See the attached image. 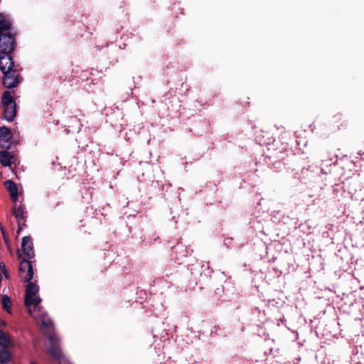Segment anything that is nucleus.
Listing matches in <instances>:
<instances>
[{
  "instance_id": "nucleus-1",
  "label": "nucleus",
  "mask_w": 364,
  "mask_h": 364,
  "mask_svg": "<svg viewBox=\"0 0 364 364\" xmlns=\"http://www.w3.org/2000/svg\"><path fill=\"white\" fill-rule=\"evenodd\" d=\"M14 32L0 33V70L4 74L2 82L7 88L16 87L21 81V67L11 56L15 48Z\"/></svg>"
},
{
  "instance_id": "nucleus-2",
  "label": "nucleus",
  "mask_w": 364,
  "mask_h": 364,
  "mask_svg": "<svg viewBox=\"0 0 364 364\" xmlns=\"http://www.w3.org/2000/svg\"><path fill=\"white\" fill-rule=\"evenodd\" d=\"M38 290V285L32 282L28 283L26 289L24 304L28 309L30 314L41 322L42 328L48 333L51 332L53 328V322L47 313L43 311L38 305L41 301V299L36 296Z\"/></svg>"
},
{
  "instance_id": "nucleus-3",
  "label": "nucleus",
  "mask_w": 364,
  "mask_h": 364,
  "mask_svg": "<svg viewBox=\"0 0 364 364\" xmlns=\"http://www.w3.org/2000/svg\"><path fill=\"white\" fill-rule=\"evenodd\" d=\"M19 272L23 282H29L33 277V269L31 262L23 259L19 264Z\"/></svg>"
},
{
  "instance_id": "nucleus-4",
  "label": "nucleus",
  "mask_w": 364,
  "mask_h": 364,
  "mask_svg": "<svg viewBox=\"0 0 364 364\" xmlns=\"http://www.w3.org/2000/svg\"><path fill=\"white\" fill-rule=\"evenodd\" d=\"M50 347L48 353L55 359H60L62 357V353L59 347V338L55 334H50L48 336Z\"/></svg>"
},
{
  "instance_id": "nucleus-5",
  "label": "nucleus",
  "mask_w": 364,
  "mask_h": 364,
  "mask_svg": "<svg viewBox=\"0 0 364 364\" xmlns=\"http://www.w3.org/2000/svg\"><path fill=\"white\" fill-rule=\"evenodd\" d=\"M25 207L23 205H20L18 207L14 206L12 209V214L15 217L16 220L18 222V230L17 233L23 230V228L26 226V215H25Z\"/></svg>"
},
{
  "instance_id": "nucleus-6",
  "label": "nucleus",
  "mask_w": 364,
  "mask_h": 364,
  "mask_svg": "<svg viewBox=\"0 0 364 364\" xmlns=\"http://www.w3.org/2000/svg\"><path fill=\"white\" fill-rule=\"evenodd\" d=\"M21 250L28 259L34 257L35 253L33 247L32 238L30 236H24L21 240Z\"/></svg>"
},
{
  "instance_id": "nucleus-7",
  "label": "nucleus",
  "mask_w": 364,
  "mask_h": 364,
  "mask_svg": "<svg viewBox=\"0 0 364 364\" xmlns=\"http://www.w3.org/2000/svg\"><path fill=\"white\" fill-rule=\"evenodd\" d=\"M11 131L6 127H0V146L4 149H9L11 145V140L12 139Z\"/></svg>"
},
{
  "instance_id": "nucleus-8",
  "label": "nucleus",
  "mask_w": 364,
  "mask_h": 364,
  "mask_svg": "<svg viewBox=\"0 0 364 364\" xmlns=\"http://www.w3.org/2000/svg\"><path fill=\"white\" fill-rule=\"evenodd\" d=\"M4 111V119L7 120L8 122H11L14 119L16 114V105L12 104V105H8L3 106Z\"/></svg>"
},
{
  "instance_id": "nucleus-9",
  "label": "nucleus",
  "mask_w": 364,
  "mask_h": 364,
  "mask_svg": "<svg viewBox=\"0 0 364 364\" xmlns=\"http://www.w3.org/2000/svg\"><path fill=\"white\" fill-rule=\"evenodd\" d=\"M0 346L4 348L13 347L14 342L12 337L7 333L4 332L0 329Z\"/></svg>"
},
{
  "instance_id": "nucleus-10",
  "label": "nucleus",
  "mask_w": 364,
  "mask_h": 364,
  "mask_svg": "<svg viewBox=\"0 0 364 364\" xmlns=\"http://www.w3.org/2000/svg\"><path fill=\"white\" fill-rule=\"evenodd\" d=\"M8 32H12L11 22L4 14H0V33H8Z\"/></svg>"
},
{
  "instance_id": "nucleus-11",
  "label": "nucleus",
  "mask_w": 364,
  "mask_h": 364,
  "mask_svg": "<svg viewBox=\"0 0 364 364\" xmlns=\"http://www.w3.org/2000/svg\"><path fill=\"white\" fill-rule=\"evenodd\" d=\"M5 186L9 191L10 198L14 202H16L18 199V188L16 184L11 180L5 182Z\"/></svg>"
},
{
  "instance_id": "nucleus-12",
  "label": "nucleus",
  "mask_w": 364,
  "mask_h": 364,
  "mask_svg": "<svg viewBox=\"0 0 364 364\" xmlns=\"http://www.w3.org/2000/svg\"><path fill=\"white\" fill-rule=\"evenodd\" d=\"M12 156L10 153L6 151H0V163L4 166H8L11 165Z\"/></svg>"
},
{
  "instance_id": "nucleus-13",
  "label": "nucleus",
  "mask_w": 364,
  "mask_h": 364,
  "mask_svg": "<svg viewBox=\"0 0 364 364\" xmlns=\"http://www.w3.org/2000/svg\"><path fill=\"white\" fill-rule=\"evenodd\" d=\"M1 102L3 106L16 103L13 96L11 95V92L9 90H6L3 92Z\"/></svg>"
},
{
  "instance_id": "nucleus-14",
  "label": "nucleus",
  "mask_w": 364,
  "mask_h": 364,
  "mask_svg": "<svg viewBox=\"0 0 364 364\" xmlns=\"http://www.w3.org/2000/svg\"><path fill=\"white\" fill-rule=\"evenodd\" d=\"M11 358V353L6 348L0 350V364H6Z\"/></svg>"
},
{
  "instance_id": "nucleus-15",
  "label": "nucleus",
  "mask_w": 364,
  "mask_h": 364,
  "mask_svg": "<svg viewBox=\"0 0 364 364\" xmlns=\"http://www.w3.org/2000/svg\"><path fill=\"white\" fill-rule=\"evenodd\" d=\"M1 304L3 309L7 311L10 312L11 307V302L10 298L7 295H4L1 299Z\"/></svg>"
},
{
  "instance_id": "nucleus-16",
  "label": "nucleus",
  "mask_w": 364,
  "mask_h": 364,
  "mask_svg": "<svg viewBox=\"0 0 364 364\" xmlns=\"http://www.w3.org/2000/svg\"><path fill=\"white\" fill-rule=\"evenodd\" d=\"M0 270L3 273V274L4 275L5 278L6 279H9V272L7 271V269L6 268L5 264L3 262H0Z\"/></svg>"
},
{
  "instance_id": "nucleus-17",
  "label": "nucleus",
  "mask_w": 364,
  "mask_h": 364,
  "mask_svg": "<svg viewBox=\"0 0 364 364\" xmlns=\"http://www.w3.org/2000/svg\"><path fill=\"white\" fill-rule=\"evenodd\" d=\"M6 322L3 320H0V326H5Z\"/></svg>"
},
{
  "instance_id": "nucleus-18",
  "label": "nucleus",
  "mask_w": 364,
  "mask_h": 364,
  "mask_svg": "<svg viewBox=\"0 0 364 364\" xmlns=\"http://www.w3.org/2000/svg\"><path fill=\"white\" fill-rule=\"evenodd\" d=\"M30 364H37L35 361H31Z\"/></svg>"
},
{
  "instance_id": "nucleus-19",
  "label": "nucleus",
  "mask_w": 364,
  "mask_h": 364,
  "mask_svg": "<svg viewBox=\"0 0 364 364\" xmlns=\"http://www.w3.org/2000/svg\"><path fill=\"white\" fill-rule=\"evenodd\" d=\"M1 279V275L0 274V280Z\"/></svg>"
}]
</instances>
